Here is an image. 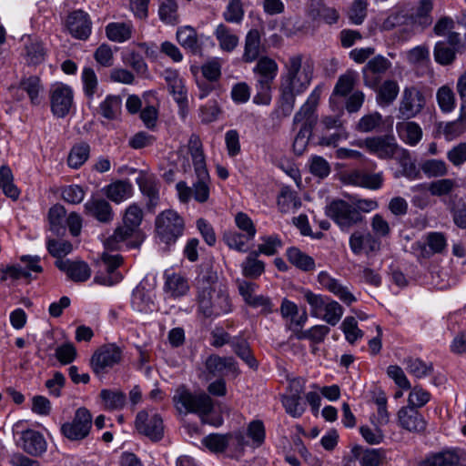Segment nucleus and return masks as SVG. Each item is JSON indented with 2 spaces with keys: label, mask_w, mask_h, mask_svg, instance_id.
Segmentation results:
<instances>
[{
  "label": "nucleus",
  "mask_w": 466,
  "mask_h": 466,
  "mask_svg": "<svg viewBox=\"0 0 466 466\" xmlns=\"http://www.w3.org/2000/svg\"><path fill=\"white\" fill-rule=\"evenodd\" d=\"M237 230H228L224 233L223 240L231 249L246 253L248 251V243L255 238L257 228L250 217L244 212L235 215Z\"/></svg>",
  "instance_id": "1"
},
{
  "label": "nucleus",
  "mask_w": 466,
  "mask_h": 466,
  "mask_svg": "<svg viewBox=\"0 0 466 466\" xmlns=\"http://www.w3.org/2000/svg\"><path fill=\"white\" fill-rule=\"evenodd\" d=\"M302 60L300 54L291 56L285 64L286 73L281 76V85L301 94L307 90L312 79V69L309 65L302 66Z\"/></svg>",
  "instance_id": "2"
},
{
  "label": "nucleus",
  "mask_w": 466,
  "mask_h": 466,
  "mask_svg": "<svg viewBox=\"0 0 466 466\" xmlns=\"http://www.w3.org/2000/svg\"><path fill=\"white\" fill-rule=\"evenodd\" d=\"M177 410L180 413L209 414L213 410V401L206 393L193 394L185 387H179L173 397Z\"/></svg>",
  "instance_id": "3"
},
{
  "label": "nucleus",
  "mask_w": 466,
  "mask_h": 466,
  "mask_svg": "<svg viewBox=\"0 0 466 466\" xmlns=\"http://www.w3.org/2000/svg\"><path fill=\"white\" fill-rule=\"evenodd\" d=\"M325 213L342 231L346 232L364 221V217L358 212V208L342 199L331 201L326 207Z\"/></svg>",
  "instance_id": "4"
},
{
  "label": "nucleus",
  "mask_w": 466,
  "mask_h": 466,
  "mask_svg": "<svg viewBox=\"0 0 466 466\" xmlns=\"http://www.w3.org/2000/svg\"><path fill=\"white\" fill-rule=\"evenodd\" d=\"M198 311L205 318L218 317L231 311L228 294L221 288L198 295Z\"/></svg>",
  "instance_id": "5"
},
{
  "label": "nucleus",
  "mask_w": 466,
  "mask_h": 466,
  "mask_svg": "<svg viewBox=\"0 0 466 466\" xmlns=\"http://www.w3.org/2000/svg\"><path fill=\"white\" fill-rule=\"evenodd\" d=\"M184 220L174 210L161 212L156 218V232L166 244L175 243L184 231Z\"/></svg>",
  "instance_id": "6"
},
{
  "label": "nucleus",
  "mask_w": 466,
  "mask_h": 466,
  "mask_svg": "<svg viewBox=\"0 0 466 466\" xmlns=\"http://www.w3.org/2000/svg\"><path fill=\"white\" fill-rule=\"evenodd\" d=\"M92 415L85 408H78L70 421L64 422L60 427L61 434L70 441L80 442L90 434L92 429Z\"/></svg>",
  "instance_id": "7"
},
{
  "label": "nucleus",
  "mask_w": 466,
  "mask_h": 466,
  "mask_svg": "<svg viewBox=\"0 0 466 466\" xmlns=\"http://www.w3.org/2000/svg\"><path fill=\"white\" fill-rule=\"evenodd\" d=\"M321 94L322 86L319 85L311 91L305 103L295 113L292 121L293 128L299 126V128L304 130H313L319 120L317 108Z\"/></svg>",
  "instance_id": "8"
},
{
  "label": "nucleus",
  "mask_w": 466,
  "mask_h": 466,
  "mask_svg": "<svg viewBox=\"0 0 466 466\" xmlns=\"http://www.w3.org/2000/svg\"><path fill=\"white\" fill-rule=\"evenodd\" d=\"M121 359V349L116 344H106L93 354L90 365L96 374H103L106 372L107 369L118 364Z\"/></svg>",
  "instance_id": "9"
},
{
  "label": "nucleus",
  "mask_w": 466,
  "mask_h": 466,
  "mask_svg": "<svg viewBox=\"0 0 466 466\" xmlns=\"http://www.w3.org/2000/svg\"><path fill=\"white\" fill-rule=\"evenodd\" d=\"M135 426L140 434L157 441L163 438L164 426L161 416L157 413H151L146 410H140L136 417Z\"/></svg>",
  "instance_id": "10"
},
{
  "label": "nucleus",
  "mask_w": 466,
  "mask_h": 466,
  "mask_svg": "<svg viewBox=\"0 0 466 466\" xmlns=\"http://www.w3.org/2000/svg\"><path fill=\"white\" fill-rule=\"evenodd\" d=\"M423 94L415 86H406L401 95L399 106L400 116L410 119L420 113L425 106Z\"/></svg>",
  "instance_id": "11"
},
{
  "label": "nucleus",
  "mask_w": 466,
  "mask_h": 466,
  "mask_svg": "<svg viewBox=\"0 0 466 466\" xmlns=\"http://www.w3.org/2000/svg\"><path fill=\"white\" fill-rule=\"evenodd\" d=\"M419 466H466V453L459 448L444 449L428 454Z\"/></svg>",
  "instance_id": "12"
},
{
  "label": "nucleus",
  "mask_w": 466,
  "mask_h": 466,
  "mask_svg": "<svg viewBox=\"0 0 466 466\" xmlns=\"http://www.w3.org/2000/svg\"><path fill=\"white\" fill-rule=\"evenodd\" d=\"M72 88L65 84L54 85L50 89V105L52 113L57 117H65L73 105Z\"/></svg>",
  "instance_id": "13"
},
{
  "label": "nucleus",
  "mask_w": 466,
  "mask_h": 466,
  "mask_svg": "<svg viewBox=\"0 0 466 466\" xmlns=\"http://www.w3.org/2000/svg\"><path fill=\"white\" fill-rule=\"evenodd\" d=\"M101 270L95 276V281L101 285L112 286L122 279V275L117 271L123 262L122 256L103 253L101 257Z\"/></svg>",
  "instance_id": "14"
},
{
  "label": "nucleus",
  "mask_w": 466,
  "mask_h": 466,
  "mask_svg": "<svg viewBox=\"0 0 466 466\" xmlns=\"http://www.w3.org/2000/svg\"><path fill=\"white\" fill-rule=\"evenodd\" d=\"M391 67V62L383 56L371 58L362 68L364 85L376 88L380 84L382 76Z\"/></svg>",
  "instance_id": "15"
},
{
  "label": "nucleus",
  "mask_w": 466,
  "mask_h": 466,
  "mask_svg": "<svg viewBox=\"0 0 466 466\" xmlns=\"http://www.w3.org/2000/svg\"><path fill=\"white\" fill-rule=\"evenodd\" d=\"M398 424L405 431L413 433H422L426 430L427 422L417 409L412 406H404L397 414Z\"/></svg>",
  "instance_id": "16"
},
{
  "label": "nucleus",
  "mask_w": 466,
  "mask_h": 466,
  "mask_svg": "<svg viewBox=\"0 0 466 466\" xmlns=\"http://www.w3.org/2000/svg\"><path fill=\"white\" fill-rule=\"evenodd\" d=\"M66 27L73 37L86 40L92 31V22L87 13L76 10L68 15Z\"/></svg>",
  "instance_id": "17"
},
{
  "label": "nucleus",
  "mask_w": 466,
  "mask_h": 466,
  "mask_svg": "<svg viewBox=\"0 0 466 466\" xmlns=\"http://www.w3.org/2000/svg\"><path fill=\"white\" fill-rule=\"evenodd\" d=\"M18 446L31 456H41L46 451L47 444L42 433L35 430H25L20 434Z\"/></svg>",
  "instance_id": "18"
},
{
  "label": "nucleus",
  "mask_w": 466,
  "mask_h": 466,
  "mask_svg": "<svg viewBox=\"0 0 466 466\" xmlns=\"http://www.w3.org/2000/svg\"><path fill=\"white\" fill-rule=\"evenodd\" d=\"M136 182L139 187L141 193L147 198V207L153 210L159 202L160 183L157 177L144 171H139Z\"/></svg>",
  "instance_id": "19"
},
{
  "label": "nucleus",
  "mask_w": 466,
  "mask_h": 466,
  "mask_svg": "<svg viewBox=\"0 0 466 466\" xmlns=\"http://www.w3.org/2000/svg\"><path fill=\"white\" fill-rule=\"evenodd\" d=\"M318 282L347 305H351L357 300L347 286L343 285L340 280L333 278L327 271L319 273Z\"/></svg>",
  "instance_id": "20"
},
{
  "label": "nucleus",
  "mask_w": 466,
  "mask_h": 466,
  "mask_svg": "<svg viewBox=\"0 0 466 466\" xmlns=\"http://www.w3.org/2000/svg\"><path fill=\"white\" fill-rule=\"evenodd\" d=\"M369 142V152L381 159L392 158L399 150L396 138L392 135L370 137Z\"/></svg>",
  "instance_id": "21"
},
{
  "label": "nucleus",
  "mask_w": 466,
  "mask_h": 466,
  "mask_svg": "<svg viewBox=\"0 0 466 466\" xmlns=\"http://www.w3.org/2000/svg\"><path fill=\"white\" fill-rule=\"evenodd\" d=\"M136 233L137 229L124 224L115 229L113 235L106 240L105 246L111 250L121 249L124 246L128 248H137L138 243L132 240Z\"/></svg>",
  "instance_id": "22"
},
{
  "label": "nucleus",
  "mask_w": 466,
  "mask_h": 466,
  "mask_svg": "<svg viewBox=\"0 0 466 466\" xmlns=\"http://www.w3.org/2000/svg\"><path fill=\"white\" fill-rule=\"evenodd\" d=\"M383 173H369L363 170H353L346 177L350 185L365 187L370 190L380 189L383 185Z\"/></svg>",
  "instance_id": "23"
},
{
  "label": "nucleus",
  "mask_w": 466,
  "mask_h": 466,
  "mask_svg": "<svg viewBox=\"0 0 466 466\" xmlns=\"http://www.w3.org/2000/svg\"><path fill=\"white\" fill-rule=\"evenodd\" d=\"M85 213L95 218L101 223L108 224L113 221L115 214L108 201L101 198H92L85 205Z\"/></svg>",
  "instance_id": "24"
},
{
  "label": "nucleus",
  "mask_w": 466,
  "mask_h": 466,
  "mask_svg": "<svg viewBox=\"0 0 466 466\" xmlns=\"http://www.w3.org/2000/svg\"><path fill=\"white\" fill-rule=\"evenodd\" d=\"M349 244L355 255H360L362 252L370 254L380 248V241L371 233L363 234L360 231H355L350 235Z\"/></svg>",
  "instance_id": "25"
},
{
  "label": "nucleus",
  "mask_w": 466,
  "mask_h": 466,
  "mask_svg": "<svg viewBox=\"0 0 466 466\" xmlns=\"http://www.w3.org/2000/svg\"><path fill=\"white\" fill-rule=\"evenodd\" d=\"M56 266L75 282L86 281L91 276L89 266L84 261H71L69 259H56Z\"/></svg>",
  "instance_id": "26"
},
{
  "label": "nucleus",
  "mask_w": 466,
  "mask_h": 466,
  "mask_svg": "<svg viewBox=\"0 0 466 466\" xmlns=\"http://www.w3.org/2000/svg\"><path fill=\"white\" fill-rule=\"evenodd\" d=\"M206 369L214 376L233 374L238 375V363L233 357L210 355L206 360Z\"/></svg>",
  "instance_id": "27"
},
{
  "label": "nucleus",
  "mask_w": 466,
  "mask_h": 466,
  "mask_svg": "<svg viewBox=\"0 0 466 466\" xmlns=\"http://www.w3.org/2000/svg\"><path fill=\"white\" fill-rule=\"evenodd\" d=\"M262 32L257 28L250 29L245 36L244 52L242 60L245 63H252L259 58V55L265 52L262 45Z\"/></svg>",
  "instance_id": "28"
},
{
  "label": "nucleus",
  "mask_w": 466,
  "mask_h": 466,
  "mask_svg": "<svg viewBox=\"0 0 466 466\" xmlns=\"http://www.w3.org/2000/svg\"><path fill=\"white\" fill-rule=\"evenodd\" d=\"M257 60L258 62L253 68V72L257 76V82L273 85L279 72L277 62L267 56H261Z\"/></svg>",
  "instance_id": "29"
},
{
  "label": "nucleus",
  "mask_w": 466,
  "mask_h": 466,
  "mask_svg": "<svg viewBox=\"0 0 466 466\" xmlns=\"http://www.w3.org/2000/svg\"><path fill=\"white\" fill-rule=\"evenodd\" d=\"M187 149L190 154L195 172H199L200 176L206 177V156L204 154L203 144L198 135L191 134L187 142Z\"/></svg>",
  "instance_id": "30"
},
{
  "label": "nucleus",
  "mask_w": 466,
  "mask_h": 466,
  "mask_svg": "<svg viewBox=\"0 0 466 466\" xmlns=\"http://www.w3.org/2000/svg\"><path fill=\"white\" fill-rule=\"evenodd\" d=\"M308 15L313 20H321L329 25L339 19L337 10L327 6L323 0H310L308 5Z\"/></svg>",
  "instance_id": "31"
},
{
  "label": "nucleus",
  "mask_w": 466,
  "mask_h": 466,
  "mask_svg": "<svg viewBox=\"0 0 466 466\" xmlns=\"http://www.w3.org/2000/svg\"><path fill=\"white\" fill-rule=\"evenodd\" d=\"M189 290L187 279L177 273L165 272L164 291L171 298L177 299L185 296Z\"/></svg>",
  "instance_id": "32"
},
{
  "label": "nucleus",
  "mask_w": 466,
  "mask_h": 466,
  "mask_svg": "<svg viewBox=\"0 0 466 466\" xmlns=\"http://www.w3.org/2000/svg\"><path fill=\"white\" fill-rule=\"evenodd\" d=\"M104 193L111 201L119 204L133 194V186L128 180H117L104 187Z\"/></svg>",
  "instance_id": "33"
},
{
  "label": "nucleus",
  "mask_w": 466,
  "mask_h": 466,
  "mask_svg": "<svg viewBox=\"0 0 466 466\" xmlns=\"http://www.w3.org/2000/svg\"><path fill=\"white\" fill-rule=\"evenodd\" d=\"M373 89L376 91V102L381 107L391 105L400 92L399 85L395 80H386Z\"/></svg>",
  "instance_id": "34"
},
{
  "label": "nucleus",
  "mask_w": 466,
  "mask_h": 466,
  "mask_svg": "<svg viewBox=\"0 0 466 466\" xmlns=\"http://www.w3.org/2000/svg\"><path fill=\"white\" fill-rule=\"evenodd\" d=\"M230 346L234 353L240 358L249 368L256 370L258 363L254 357L248 341L242 336L233 337Z\"/></svg>",
  "instance_id": "35"
},
{
  "label": "nucleus",
  "mask_w": 466,
  "mask_h": 466,
  "mask_svg": "<svg viewBox=\"0 0 466 466\" xmlns=\"http://www.w3.org/2000/svg\"><path fill=\"white\" fill-rule=\"evenodd\" d=\"M176 35L179 45L191 54L197 55L201 51L197 31L192 26L186 25L179 27L177 30Z\"/></svg>",
  "instance_id": "36"
},
{
  "label": "nucleus",
  "mask_w": 466,
  "mask_h": 466,
  "mask_svg": "<svg viewBox=\"0 0 466 466\" xmlns=\"http://www.w3.org/2000/svg\"><path fill=\"white\" fill-rule=\"evenodd\" d=\"M133 29L131 22H112L106 26V35L113 42L123 43L132 37Z\"/></svg>",
  "instance_id": "37"
},
{
  "label": "nucleus",
  "mask_w": 466,
  "mask_h": 466,
  "mask_svg": "<svg viewBox=\"0 0 466 466\" xmlns=\"http://www.w3.org/2000/svg\"><path fill=\"white\" fill-rule=\"evenodd\" d=\"M214 35L221 50L232 52L238 45L239 38L234 31L224 24H219L215 29Z\"/></svg>",
  "instance_id": "38"
},
{
  "label": "nucleus",
  "mask_w": 466,
  "mask_h": 466,
  "mask_svg": "<svg viewBox=\"0 0 466 466\" xmlns=\"http://www.w3.org/2000/svg\"><path fill=\"white\" fill-rule=\"evenodd\" d=\"M167 85V88L173 98L187 94L185 83L177 70L167 68L161 73Z\"/></svg>",
  "instance_id": "39"
},
{
  "label": "nucleus",
  "mask_w": 466,
  "mask_h": 466,
  "mask_svg": "<svg viewBox=\"0 0 466 466\" xmlns=\"http://www.w3.org/2000/svg\"><path fill=\"white\" fill-rule=\"evenodd\" d=\"M66 208L59 204L50 208L48 211V221L50 230L56 236H63L66 232Z\"/></svg>",
  "instance_id": "40"
},
{
  "label": "nucleus",
  "mask_w": 466,
  "mask_h": 466,
  "mask_svg": "<svg viewBox=\"0 0 466 466\" xmlns=\"http://www.w3.org/2000/svg\"><path fill=\"white\" fill-rule=\"evenodd\" d=\"M400 137L407 144L415 146L422 137V130L415 122H402L396 126Z\"/></svg>",
  "instance_id": "41"
},
{
  "label": "nucleus",
  "mask_w": 466,
  "mask_h": 466,
  "mask_svg": "<svg viewBox=\"0 0 466 466\" xmlns=\"http://www.w3.org/2000/svg\"><path fill=\"white\" fill-rule=\"evenodd\" d=\"M432 1L431 0H420L412 16L410 17V23L425 28L431 25L432 17L431 13L432 11Z\"/></svg>",
  "instance_id": "42"
},
{
  "label": "nucleus",
  "mask_w": 466,
  "mask_h": 466,
  "mask_svg": "<svg viewBox=\"0 0 466 466\" xmlns=\"http://www.w3.org/2000/svg\"><path fill=\"white\" fill-rule=\"evenodd\" d=\"M99 397L104 408L108 410H121L127 400L126 394L117 390L104 389L100 391Z\"/></svg>",
  "instance_id": "43"
},
{
  "label": "nucleus",
  "mask_w": 466,
  "mask_h": 466,
  "mask_svg": "<svg viewBox=\"0 0 466 466\" xmlns=\"http://www.w3.org/2000/svg\"><path fill=\"white\" fill-rule=\"evenodd\" d=\"M289 261L302 271H312L315 268V260L312 257L302 252L299 248L291 247L287 249Z\"/></svg>",
  "instance_id": "44"
},
{
  "label": "nucleus",
  "mask_w": 466,
  "mask_h": 466,
  "mask_svg": "<svg viewBox=\"0 0 466 466\" xmlns=\"http://www.w3.org/2000/svg\"><path fill=\"white\" fill-rule=\"evenodd\" d=\"M90 146L86 142H79L70 149L67 164L70 167L77 169L82 167L89 158Z\"/></svg>",
  "instance_id": "45"
},
{
  "label": "nucleus",
  "mask_w": 466,
  "mask_h": 466,
  "mask_svg": "<svg viewBox=\"0 0 466 466\" xmlns=\"http://www.w3.org/2000/svg\"><path fill=\"white\" fill-rule=\"evenodd\" d=\"M159 19L171 25H176L180 22L178 15V5L176 0H160L158 7Z\"/></svg>",
  "instance_id": "46"
},
{
  "label": "nucleus",
  "mask_w": 466,
  "mask_h": 466,
  "mask_svg": "<svg viewBox=\"0 0 466 466\" xmlns=\"http://www.w3.org/2000/svg\"><path fill=\"white\" fill-rule=\"evenodd\" d=\"M427 245L421 248V255L424 258H430L433 254L442 253L447 247V239L441 232H430L426 237Z\"/></svg>",
  "instance_id": "47"
},
{
  "label": "nucleus",
  "mask_w": 466,
  "mask_h": 466,
  "mask_svg": "<svg viewBox=\"0 0 466 466\" xmlns=\"http://www.w3.org/2000/svg\"><path fill=\"white\" fill-rule=\"evenodd\" d=\"M383 126V118L380 113L375 111L364 115L355 126V130L360 133L379 132Z\"/></svg>",
  "instance_id": "48"
},
{
  "label": "nucleus",
  "mask_w": 466,
  "mask_h": 466,
  "mask_svg": "<svg viewBox=\"0 0 466 466\" xmlns=\"http://www.w3.org/2000/svg\"><path fill=\"white\" fill-rule=\"evenodd\" d=\"M258 251H252L242 262V273L245 277L250 279H258L265 270V263L258 259Z\"/></svg>",
  "instance_id": "49"
},
{
  "label": "nucleus",
  "mask_w": 466,
  "mask_h": 466,
  "mask_svg": "<svg viewBox=\"0 0 466 466\" xmlns=\"http://www.w3.org/2000/svg\"><path fill=\"white\" fill-rule=\"evenodd\" d=\"M466 129V105H461L458 119L448 122L443 126L442 133L447 140H452L461 136Z\"/></svg>",
  "instance_id": "50"
},
{
  "label": "nucleus",
  "mask_w": 466,
  "mask_h": 466,
  "mask_svg": "<svg viewBox=\"0 0 466 466\" xmlns=\"http://www.w3.org/2000/svg\"><path fill=\"white\" fill-rule=\"evenodd\" d=\"M0 188L3 193L13 200H16L20 191L14 184V177L11 168L8 166L0 167Z\"/></svg>",
  "instance_id": "51"
},
{
  "label": "nucleus",
  "mask_w": 466,
  "mask_h": 466,
  "mask_svg": "<svg viewBox=\"0 0 466 466\" xmlns=\"http://www.w3.org/2000/svg\"><path fill=\"white\" fill-rule=\"evenodd\" d=\"M279 91V111L282 116L287 117L294 109L297 96L301 95V93H297L295 90L281 84Z\"/></svg>",
  "instance_id": "52"
},
{
  "label": "nucleus",
  "mask_w": 466,
  "mask_h": 466,
  "mask_svg": "<svg viewBox=\"0 0 466 466\" xmlns=\"http://www.w3.org/2000/svg\"><path fill=\"white\" fill-rule=\"evenodd\" d=\"M218 275L209 267L202 268L199 272L196 285L198 289V295L212 291L217 289Z\"/></svg>",
  "instance_id": "53"
},
{
  "label": "nucleus",
  "mask_w": 466,
  "mask_h": 466,
  "mask_svg": "<svg viewBox=\"0 0 466 466\" xmlns=\"http://www.w3.org/2000/svg\"><path fill=\"white\" fill-rule=\"evenodd\" d=\"M18 88L26 92L32 104L38 105L40 103L39 94L43 90L41 80L36 76L24 77L19 83Z\"/></svg>",
  "instance_id": "54"
},
{
  "label": "nucleus",
  "mask_w": 466,
  "mask_h": 466,
  "mask_svg": "<svg viewBox=\"0 0 466 466\" xmlns=\"http://www.w3.org/2000/svg\"><path fill=\"white\" fill-rule=\"evenodd\" d=\"M26 62L29 65H39L45 60L46 51L43 44L37 39L29 38L25 45Z\"/></svg>",
  "instance_id": "55"
},
{
  "label": "nucleus",
  "mask_w": 466,
  "mask_h": 466,
  "mask_svg": "<svg viewBox=\"0 0 466 466\" xmlns=\"http://www.w3.org/2000/svg\"><path fill=\"white\" fill-rule=\"evenodd\" d=\"M122 99L119 96L108 95L100 104L99 109L101 115L108 119H116L121 112Z\"/></svg>",
  "instance_id": "56"
},
{
  "label": "nucleus",
  "mask_w": 466,
  "mask_h": 466,
  "mask_svg": "<svg viewBox=\"0 0 466 466\" xmlns=\"http://www.w3.org/2000/svg\"><path fill=\"white\" fill-rule=\"evenodd\" d=\"M407 371L416 378H423L432 373L433 366L431 362H425L419 358H407L404 360Z\"/></svg>",
  "instance_id": "57"
},
{
  "label": "nucleus",
  "mask_w": 466,
  "mask_h": 466,
  "mask_svg": "<svg viewBox=\"0 0 466 466\" xmlns=\"http://www.w3.org/2000/svg\"><path fill=\"white\" fill-rule=\"evenodd\" d=\"M132 307L134 309L148 313L154 310V301L149 294L140 288H137L132 293Z\"/></svg>",
  "instance_id": "58"
},
{
  "label": "nucleus",
  "mask_w": 466,
  "mask_h": 466,
  "mask_svg": "<svg viewBox=\"0 0 466 466\" xmlns=\"http://www.w3.org/2000/svg\"><path fill=\"white\" fill-rule=\"evenodd\" d=\"M304 299L310 306V315L315 318H320L321 314L330 299L329 298L321 294H315L311 290H305L303 292Z\"/></svg>",
  "instance_id": "59"
},
{
  "label": "nucleus",
  "mask_w": 466,
  "mask_h": 466,
  "mask_svg": "<svg viewBox=\"0 0 466 466\" xmlns=\"http://www.w3.org/2000/svg\"><path fill=\"white\" fill-rule=\"evenodd\" d=\"M195 173L198 180L193 184V198L199 203H205L209 198V174L208 171L206 170V177H202L199 172Z\"/></svg>",
  "instance_id": "60"
},
{
  "label": "nucleus",
  "mask_w": 466,
  "mask_h": 466,
  "mask_svg": "<svg viewBox=\"0 0 466 466\" xmlns=\"http://www.w3.org/2000/svg\"><path fill=\"white\" fill-rule=\"evenodd\" d=\"M222 109L217 100H209L199 107V118L201 123L209 124L218 119Z\"/></svg>",
  "instance_id": "61"
},
{
  "label": "nucleus",
  "mask_w": 466,
  "mask_h": 466,
  "mask_svg": "<svg viewBox=\"0 0 466 466\" xmlns=\"http://www.w3.org/2000/svg\"><path fill=\"white\" fill-rule=\"evenodd\" d=\"M456 56V50L449 44L438 42L434 47L435 61L441 65L446 66L453 62Z\"/></svg>",
  "instance_id": "62"
},
{
  "label": "nucleus",
  "mask_w": 466,
  "mask_h": 466,
  "mask_svg": "<svg viewBox=\"0 0 466 466\" xmlns=\"http://www.w3.org/2000/svg\"><path fill=\"white\" fill-rule=\"evenodd\" d=\"M456 186L455 180L451 178H442L431 182L428 186V190L431 196L443 197L451 194Z\"/></svg>",
  "instance_id": "63"
},
{
  "label": "nucleus",
  "mask_w": 466,
  "mask_h": 466,
  "mask_svg": "<svg viewBox=\"0 0 466 466\" xmlns=\"http://www.w3.org/2000/svg\"><path fill=\"white\" fill-rule=\"evenodd\" d=\"M281 401L286 412L293 418H299L305 411V403L301 401V397L283 395Z\"/></svg>",
  "instance_id": "64"
}]
</instances>
